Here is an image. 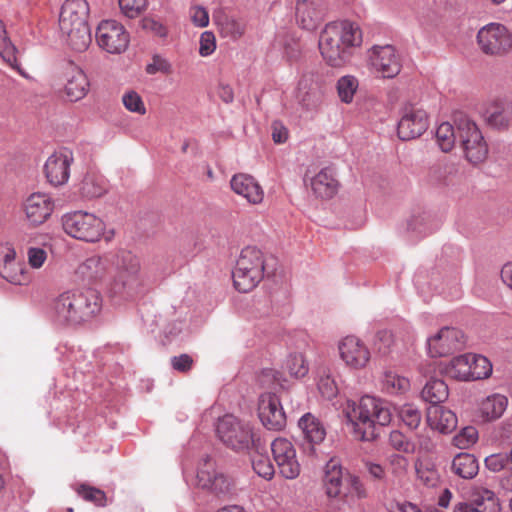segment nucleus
Segmentation results:
<instances>
[{"label":"nucleus","instance_id":"1","mask_svg":"<svg viewBox=\"0 0 512 512\" xmlns=\"http://www.w3.org/2000/svg\"><path fill=\"white\" fill-rule=\"evenodd\" d=\"M361 44L360 27L347 20L327 24L319 38L320 53L332 67L344 66L351 57V49Z\"/></svg>","mask_w":512,"mask_h":512},{"label":"nucleus","instance_id":"2","mask_svg":"<svg viewBox=\"0 0 512 512\" xmlns=\"http://www.w3.org/2000/svg\"><path fill=\"white\" fill-rule=\"evenodd\" d=\"M344 412L353 426L355 436L362 441H371L376 437L375 424L385 426L392 419L389 405L368 395L362 397L358 404L348 401Z\"/></svg>","mask_w":512,"mask_h":512},{"label":"nucleus","instance_id":"3","mask_svg":"<svg viewBox=\"0 0 512 512\" xmlns=\"http://www.w3.org/2000/svg\"><path fill=\"white\" fill-rule=\"evenodd\" d=\"M101 309V298L93 290H68L53 302L56 321L63 325L77 326L91 320Z\"/></svg>","mask_w":512,"mask_h":512},{"label":"nucleus","instance_id":"4","mask_svg":"<svg viewBox=\"0 0 512 512\" xmlns=\"http://www.w3.org/2000/svg\"><path fill=\"white\" fill-rule=\"evenodd\" d=\"M90 7L86 0H66L59 15V29L67 44L75 51L83 52L91 44L88 24Z\"/></svg>","mask_w":512,"mask_h":512},{"label":"nucleus","instance_id":"5","mask_svg":"<svg viewBox=\"0 0 512 512\" xmlns=\"http://www.w3.org/2000/svg\"><path fill=\"white\" fill-rule=\"evenodd\" d=\"M216 434L223 445L235 452L252 449L258 452L261 449L260 437L252 423L233 414H226L219 418Z\"/></svg>","mask_w":512,"mask_h":512},{"label":"nucleus","instance_id":"6","mask_svg":"<svg viewBox=\"0 0 512 512\" xmlns=\"http://www.w3.org/2000/svg\"><path fill=\"white\" fill-rule=\"evenodd\" d=\"M264 269L265 260L261 250L252 246L243 248L232 273L235 289L241 293L252 291L262 281Z\"/></svg>","mask_w":512,"mask_h":512},{"label":"nucleus","instance_id":"7","mask_svg":"<svg viewBox=\"0 0 512 512\" xmlns=\"http://www.w3.org/2000/svg\"><path fill=\"white\" fill-rule=\"evenodd\" d=\"M111 267L110 291L114 295H125L134 289L140 272L139 258L128 250H118L108 256Z\"/></svg>","mask_w":512,"mask_h":512},{"label":"nucleus","instance_id":"8","mask_svg":"<svg viewBox=\"0 0 512 512\" xmlns=\"http://www.w3.org/2000/svg\"><path fill=\"white\" fill-rule=\"evenodd\" d=\"M62 226L67 235L88 243L98 242L106 228L101 218L84 211L65 214Z\"/></svg>","mask_w":512,"mask_h":512},{"label":"nucleus","instance_id":"9","mask_svg":"<svg viewBox=\"0 0 512 512\" xmlns=\"http://www.w3.org/2000/svg\"><path fill=\"white\" fill-rule=\"evenodd\" d=\"M457 130L466 159L474 165L482 163L487 157L488 147L477 125L463 117L457 122Z\"/></svg>","mask_w":512,"mask_h":512},{"label":"nucleus","instance_id":"10","mask_svg":"<svg viewBox=\"0 0 512 512\" xmlns=\"http://www.w3.org/2000/svg\"><path fill=\"white\" fill-rule=\"evenodd\" d=\"M96 43L109 54L124 53L129 47L130 34L125 26L113 19L102 20L95 33Z\"/></svg>","mask_w":512,"mask_h":512},{"label":"nucleus","instance_id":"11","mask_svg":"<svg viewBox=\"0 0 512 512\" xmlns=\"http://www.w3.org/2000/svg\"><path fill=\"white\" fill-rule=\"evenodd\" d=\"M477 43L486 55L503 56L512 49V35L500 23H489L477 33Z\"/></svg>","mask_w":512,"mask_h":512},{"label":"nucleus","instance_id":"12","mask_svg":"<svg viewBox=\"0 0 512 512\" xmlns=\"http://www.w3.org/2000/svg\"><path fill=\"white\" fill-rule=\"evenodd\" d=\"M371 69L383 78H394L401 71V59L392 45L374 46L369 50Z\"/></svg>","mask_w":512,"mask_h":512},{"label":"nucleus","instance_id":"13","mask_svg":"<svg viewBox=\"0 0 512 512\" xmlns=\"http://www.w3.org/2000/svg\"><path fill=\"white\" fill-rule=\"evenodd\" d=\"M273 458L279 473L286 479H295L300 474V464L293 444L286 438H276L271 444Z\"/></svg>","mask_w":512,"mask_h":512},{"label":"nucleus","instance_id":"14","mask_svg":"<svg viewBox=\"0 0 512 512\" xmlns=\"http://www.w3.org/2000/svg\"><path fill=\"white\" fill-rule=\"evenodd\" d=\"M428 128V116L424 109L415 105L403 108L397 133L401 140L408 141L420 137Z\"/></svg>","mask_w":512,"mask_h":512},{"label":"nucleus","instance_id":"15","mask_svg":"<svg viewBox=\"0 0 512 512\" xmlns=\"http://www.w3.org/2000/svg\"><path fill=\"white\" fill-rule=\"evenodd\" d=\"M338 350L341 360L351 369L359 370L367 366L371 353L367 345L358 337L350 335L340 340Z\"/></svg>","mask_w":512,"mask_h":512},{"label":"nucleus","instance_id":"16","mask_svg":"<svg viewBox=\"0 0 512 512\" xmlns=\"http://www.w3.org/2000/svg\"><path fill=\"white\" fill-rule=\"evenodd\" d=\"M73 161V152L68 148L59 149L50 155L44 166L48 182L55 187L65 184L70 177V166Z\"/></svg>","mask_w":512,"mask_h":512},{"label":"nucleus","instance_id":"17","mask_svg":"<svg viewBox=\"0 0 512 512\" xmlns=\"http://www.w3.org/2000/svg\"><path fill=\"white\" fill-rule=\"evenodd\" d=\"M232 480L219 472L212 459L206 458L200 464L197 472V485L212 491L217 495L226 494L232 487Z\"/></svg>","mask_w":512,"mask_h":512},{"label":"nucleus","instance_id":"18","mask_svg":"<svg viewBox=\"0 0 512 512\" xmlns=\"http://www.w3.org/2000/svg\"><path fill=\"white\" fill-rule=\"evenodd\" d=\"M258 416L269 430H281L286 425V416L279 397L272 392L261 394L258 404Z\"/></svg>","mask_w":512,"mask_h":512},{"label":"nucleus","instance_id":"19","mask_svg":"<svg viewBox=\"0 0 512 512\" xmlns=\"http://www.w3.org/2000/svg\"><path fill=\"white\" fill-rule=\"evenodd\" d=\"M463 333L457 328L444 327L428 339V352L432 357H443L462 348Z\"/></svg>","mask_w":512,"mask_h":512},{"label":"nucleus","instance_id":"20","mask_svg":"<svg viewBox=\"0 0 512 512\" xmlns=\"http://www.w3.org/2000/svg\"><path fill=\"white\" fill-rule=\"evenodd\" d=\"M498 498L491 490L476 487L471 490L468 501L455 505L454 512H499Z\"/></svg>","mask_w":512,"mask_h":512},{"label":"nucleus","instance_id":"21","mask_svg":"<svg viewBox=\"0 0 512 512\" xmlns=\"http://www.w3.org/2000/svg\"><path fill=\"white\" fill-rule=\"evenodd\" d=\"M55 208L52 197L46 193H33L24 202V212L27 220L33 226L45 223Z\"/></svg>","mask_w":512,"mask_h":512},{"label":"nucleus","instance_id":"22","mask_svg":"<svg viewBox=\"0 0 512 512\" xmlns=\"http://www.w3.org/2000/svg\"><path fill=\"white\" fill-rule=\"evenodd\" d=\"M90 89L87 75L78 67H69L65 72L64 94L67 100L77 102L83 99Z\"/></svg>","mask_w":512,"mask_h":512},{"label":"nucleus","instance_id":"23","mask_svg":"<svg viewBox=\"0 0 512 512\" xmlns=\"http://www.w3.org/2000/svg\"><path fill=\"white\" fill-rule=\"evenodd\" d=\"M109 269L108 256L94 255L82 263L75 269V275L82 281L97 282L103 280Z\"/></svg>","mask_w":512,"mask_h":512},{"label":"nucleus","instance_id":"24","mask_svg":"<svg viewBox=\"0 0 512 512\" xmlns=\"http://www.w3.org/2000/svg\"><path fill=\"white\" fill-rule=\"evenodd\" d=\"M232 190L244 197L251 204H259L263 201L264 191L254 177L248 174H236L230 181Z\"/></svg>","mask_w":512,"mask_h":512},{"label":"nucleus","instance_id":"25","mask_svg":"<svg viewBox=\"0 0 512 512\" xmlns=\"http://www.w3.org/2000/svg\"><path fill=\"white\" fill-rule=\"evenodd\" d=\"M426 421L432 430L440 433H451L457 427L455 413L441 405H431L427 409Z\"/></svg>","mask_w":512,"mask_h":512},{"label":"nucleus","instance_id":"26","mask_svg":"<svg viewBox=\"0 0 512 512\" xmlns=\"http://www.w3.org/2000/svg\"><path fill=\"white\" fill-rule=\"evenodd\" d=\"M296 19L303 29L314 30L323 19V9L314 0H299Z\"/></svg>","mask_w":512,"mask_h":512},{"label":"nucleus","instance_id":"27","mask_svg":"<svg viewBox=\"0 0 512 512\" xmlns=\"http://www.w3.org/2000/svg\"><path fill=\"white\" fill-rule=\"evenodd\" d=\"M313 193L321 199H330L338 191L339 182L330 168L320 170L310 182Z\"/></svg>","mask_w":512,"mask_h":512},{"label":"nucleus","instance_id":"28","mask_svg":"<svg viewBox=\"0 0 512 512\" xmlns=\"http://www.w3.org/2000/svg\"><path fill=\"white\" fill-rule=\"evenodd\" d=\"M484 118L493 127L507 128L511 121L508 103L501 99L489 102L484 110Z\"/></svg>","mask_w":512,"mask_h":512},{"label":"nucleus","instance_id":"29","mask_svg":"<svg viewBox=\"0 0 512 512\" xmlns=\"http://www.w3.org/2000/svg\"><path fill=\"white\" fill-rule=\"evenodd\" d=\"M470 353L454 357L446 364H441L440 371L445 376L461 380L471 381Z\"/></svg>","mask_w":512,"mask_h":512},{"label":"nucleus","instance_id":"30","mask_svg":"<svg viewBox=\"0 0 512 512\" xmlns=\"http://www.w3.org/2000/svg\"><path fill=\"white\" fill-rule=\"evenodd\" d=\"M342 480L343 471L339 461L335 458L330 459L325 466L323 477L324 488L329 497L340 495Z\"/></svg>","mask_w":512,"mask_h":512},{"label":"nucleus","instance_id":"31","mask_svg":"<svg viewBox=\"0 0 512 512\" xmlns=\"http://www.w3.org/2000/svg\"><path fill=\"white\" fill-rule=\"evenodd\" d=\"M505 395L495 393L482 400L479 407L481 417L485 421H495L502 417L508 406Z\"/></svg>","mask_w":512,"mask_h":512},{"label":"nucleus","instance_id":"32","mask_svg":"<svg viewBox=\"0 0 512 512\" xmlns=\"http://www.w3.org/2000/svg\"><path fill=\"white\" fill-rule=\"evenodd\" d=\"M451 471L463 479H472L478 474L479 464L473 454L461 452L453 458Z\"/></svg>","mask_w":512,"mask_h":512},{"label":"nucleus","instance_id":"33","mask_svg":"<svg viewBox=\"0 0 512 512\" xmlns=\"http://www.w3.org/2000/svg\"><path fill=\"white\" fill-rule=\"evenodd\" d=\"M298 424L309 444H319L324 440L326 436L325 428L312 414L303 415Z\"/></svg>","mask_w":512,"mask_h":512},{"label":"nucleus","instance_id":"34","mask_svg":"<svg viewBox=\"0 0 512 512\" xmlns=\"http://www.w3.org/2000/svg\"><path fill=\"white\" fill-rule=\"evenodd\" d=\"M0 56L2 59L21 76L29 78L28 74L21 69L17 60V49L7 37L6 29L0 20Z\"/></svg>","mask_w":512,"mask_h":512},{"label":"nucleus","instance_id":"35","mask_svg":"<svg viewBox=\"0 0 512 512\" xmlns=\"http://www.w3.org/2000/svg\"><path fill=\"white\" fill-rule=\"evenodd\" d=\"M1 276L8 282L15 285H27L31 281V275L24 263L13 262L11 264H2L0 266Z\"/></svg>","mask_w":512,"mask_h":512},{"label":"nucleus","instance_id":"36","mask_svg":"<svg viewBox=\"0 0 512 512\" xmlns=\"http://www.w3.org/2000/svg\"><path fill=\"white\" fill-rule=\"evenodd\" d=\"M421 395L422 398L431 403V405H438L448 398L449 392L443 380L432 379L426 383L422 389Z\"/></svg>","mask_w":512,"mask_h":512},{"label":"nucleus","instance_id":"37","mask_svg":"<svg viewBox=\"0 0 512 512\" xmlns=\"http://www.w3.org/2000/svg\"><path fill=\"white\" fill-rule=\"evenodd\" d=\"M382 388L390 394H402L410 389V381L393 371H387L382 380Z\"/></svg>","mask_w":512,"mask_h":512},{"label":"nucleus","instance_id":"38","mask_svg":"<svg viewBox=\"0 0 512 512\" xmlns=\"http://www.w3.org/2000/svg\"><path fill=\"white\" fill-rule=\"evenodd\" d=\"M284 368L295 378H302L309 371L308 362L301 352L290 353L285 360Z\"/></svg>","mask_w":512,"mask_h":512},{"label":"nucleus","instance_id":"39","mask_svg":"<svg viewBox=\"0 0 512 512\" xmlns=\"http://www.w3.org/2000/svg\"><path fill=\"white\" fill-rule=\"evenodd\" d=\"M436 141L443 152H450L455 143L456 135L454 127L449 122L441 123L435 133Z\"/></svg>","mask_w":512,"mask_h":512},{"label":"nucleus","instance_id":"40","mask_svg":"<svg viewBox=\"0 0 512 512\" xmlns=\"http://www.w3.org/2000/svg\"><path fill=\"white\" fill-rule=\"evenodd\" d=\"M359 82L355 76L345 75L337 81V92L340 100L346 104L353 101L354 95L358 89Z\"/></svg>","mask_w":512,"mask_h":512},{"label":"nucleus","instance_id":"41","mask_svg":"<svg viewBox=\"0 0 512 512\" xmlns=\"http://www.w3.org/2000/svg\"><path fill=\"white\" fill-rule=\"evenodd\" d=\"M388 470L395 480L401 482L409 471V460L407 457L393 453L387 458Z\"/></svg>","mask_w":512,"mask_h":512},{"label":"nucleus","instance_id":"42","mask_svg":"<svg viewBox=\"0 0 512 512\" xmlns=\"http://www.w3.org/2000/svg\"><path fill=\"white\" fill-rule=\"evenodd\" d=\"M471 381L488 378L492 373V364L489 359L476 354H470Z\"/></svg>","mask_w":512,"mask_h":512},{"label":"nucleus","instance_id":"43","mask_svg":"<svg viewBox=\"0 0 512 512\" xmlns=\"http://www.w3.org/2000/svg\"><path fill=\"white\" fill-rule=\"evenodd\" d=\"M27 263L35 270L41 269L48 259V251L46 245L36 246L30 245L27 247Z\"/></svg>","mask_w":512,"mask_h":512},{"label":"nucleus","instance_id":"44","mask_svg":"<svg viewBox=\"0 0 512 512\" xmlns=\"http://www.w3.org/2000/svg\"><path fill=\"white\" fill-rule=\"evenodd\" d=\"M188 18L192 25L197 28H206L210 22L207 8L198 3H192L189 6Z\"/></svg>","mask_w":512,"mask_h":512},{"label":"nucleus","instance_id":"45","mask_svg":"<svg viewBox=\"0 0 512 512\" xmlns=\"http://www.w3.org/2000/svg\"><path fill=\"white\" fill-rule=\"evenodd\" d=\"M478 440V431L475 427L467 426L463 428L458 434H456L452 443L459 449H468L474 445Z\"/></svg>","mask_w":512,"mask_h":512},{"label":"nucleus","instance_id":"46","mask_svg":"<svg viewBox=\"0 0 512 512\" xmlns=\"http://www.w3.org/2000/svg\"><path fill=\"white\" fill-rule=\"evenodd\" d=\"M398 415L402 422L410 429H416L421 423V412L412 404L403 405L399 409Z\"/></svg>","mask_w":512,"mask_h":512},{"label":"nucleus","instance_id":"47","mask_svg":"<svg viewBox=\"0 0 512 512\" xmlns=\"http://www.w3.org/2000/svg\"><path fill=\"white\" fill-rule=\"evenodd\" d=\"M81 191L86 197L95 198L102 196L105 193L106 188L101 179L88 175L82 182Z\"/></svg>","mask_w":512,"mask_h":512},{"label":"nucleus","instance_id":"48","mask_svg":"<svg viewBox=\"0 0 512 512\" xmlns=\"http://www.w3.org/2000/svg\"><path fill=\"white\" fill-rule=\"evenodd\" d=\"M252 467L260 477L270 480L275 474V469L270 459L263 454L256 455L252 460Z\"/></svg>","mask_w":512,"mask_h":512},{"label":"nucleus","instance_id":"49","mask_svg":"<svg viewBox=\"0 0 512 512\" xmlns=\"http://www.w3.org/2000/svg\"><path fill=\"white\" fill-rule=\"evenodd\" d=\"M121 12L128 18H136L148 7V0H118Z\"/></svg>","mask_w":512,"mask_h":512},{"label":"nucleus","instance_id":"50","mask_svg":"<svg viewBox=\"0 0 512 512\" xmlns=\"http://www.w3.org/2000/svg\"><path fill=\"white\" fill-rule=\"evenodd\" d=\"M389 444L394 450L406 454H412L415 451V445L398 430H394L390 433Z\"/></svg>","mask_w":512,"mask_h":512},{"label":"nucleus","instance_id":"51","mask_svg":"<svg viewBox=\"0 0 512 512\" xmlns=\"http://www.w3.org/2000/svg\"><path fill=\"white\" fill-rule=\"evenodd\" d=\"M415 469L418 479L424 485L434 487L439 482V474L434 467L423 465L422 463H416Z\"/></svg>","mask_w":512,"mask_h":512},{"label":"nucleus","instance_id":"52","mask_svg":"<svg viewBox=\"0 0 512 512\" xmlns=\"http://www.w3.org/2000/svg\"><path fill=\"white\" fill-rule=\"evenodd\" d=\"M456 172L455 165L449 162H442L430 168L429 177L435 183L444 182L448 175Z\"/></svg>","mask_w":512,"mask_h":512},{"label":"nucleus","instance_id":"53","mask_svg":"<svg viewBox=\"0 0 512 512\" xmlns=\"http://www.w3.org/2000/svg\"><path fill=\"white\" fill-rule=\"evenodd\" d=\"M122 102L125 108L131 112L145 114L144 103L138 93L135 91H128L122 97Z\"/></svg>","mask_w":512,"mask_h":512},{"label":"nucleus","instance_id":"54","mask_svg":"<svg viewBox=\"0 0 512 512\" xmlns=\"http://www.w3.org/2000/svg\"><path fill=\"white\" fill-rule=\"evenodd\" d=\"M485 466L492 472H500L505 468H510V463L507 454L495 453L485 458Z\"/></svg>","mask_w":512,"mask_h":512},{"label":"nucleus","instance_id":"55","mask_svg":"<svg viewBox=\"0 0 512 512\" xmlns=\"http://www.w3.org/2000/svg\"><path fill=\"white\" fill-rule=\"evenodd\" d=\"M318 390L326 399L334 398L338 393L335 380L330 375H322L318 381Z\"/></svg>","mask_w":512,"mask_h":512},{"label":"nucleus","instance_id":"56","mask_svg":"<svg viewBox=\"0 0 512 512\" xmlns=\"http://www.w3.org/2000/svg\"><path fill=\"white\" fill-rule=\"evenodd\" d=\"M216 49V38L213 32L205 31L200 35L199 54L202 57L211 55Z\"/></svg>","mask_w":512,"mask_h":512},{"label":"nucleus","instance_id":"57","mask_svg":"<svg viewBox=\"0 0 512 512\" xmlns=\"http://www.w3.org/2000/svg\"><path fill=\"white\" fill-rule=\"evenodd\" d=\"M78 494L83 497V499L93 502L96 505H103L105 501V493L97 488L88 487L82 485L78 489Z\"/></svg>","mask_w":512,"mask_h":512},{"label":"nucleus","instance_id":"58","mask_svg":"<svg viewBox=\"0 0 512 512\" xmlns=\"http://www.w3.org/2000/svg\"><path fill=\"white\" fill-rule=\"evenodd\" d=\"M244 25L233 18H227L222 23V32L226 36H230L234 39L240 38L244 34Z\"/></svg>","mask_w":512,"mask_h":512},{"label":"nucleus","instance_id":"59","mask_svg":"<svg viewBox=\"0 0 512 512\" xmlns=\"http://www.w3.org/2000/svg\"><path fill=\"white\" fill-rule=\"evenodd\" d=\"M394 344V336L391 331L381 330L376 335L375 345L379 352L386 354Z\"/></svg>","mask_w":512,"mask_h":512},{"label":"nucleus","instance_id":"60","mask_svg":"<svg viewBox=\"0 0 512 512\" xmlns=\"http://www.w3.org/2000/svg\"><path fill=\"white\" fill-rule=\"evenodd\" d=\"M171 366L174 370L186 373L191 370L194 360L188 354H181L171 358Z\"/></svg>","mask_w":512,"mask_h":512},{"label":"nucleus","instance_id":"61","mask_svg":"<svg viewBox=\"0 0 512 512\" xmlns=\"http://www.w3.org/2000/svg\"><path fill=\"white\" fill-rule=\"evenodd\" d=\"M16 250L12 243L5 242L0 244V261L2 264H11L16 260Z\"/></svg>","mask_w":512,"mask_h":512},{"label":"nucleus","instance_id":"62","mask_svg":"<svg viewBox=\"0 0 512 512\" xmlns=\"http://www.w3.org/2000/svg\"><path fill=\"white\" fill-rule=\"evenodd\" d=\"M140 27L142 30L158 35L160 32V24L157 15H148L140 21Z\"/></svg>","mask_w":512,"mask_h":512},{"label":"nucleus","instance_id":"63","mask_svg":"<svg viewBox=\"0 0 512 512\" xmlns=\"http://www.w3.org/2000/svg\"><path fill=\"white\" fill-rule=\"evenodd\" d=\"M300 102L307 108L316 107L321 100V93L318 89H311L304 96H298Z\"/></svg>","mask_w":512,"mask_h":512},{"label":"nucleus","instance_id":"64","mask_svg":"<svg viewBox=\"0 0 512 512\" xmlns=\"http://www.w3.org/2000/svg\"><path fill=\"white\" fill-rule=\"evenodd\" d=\"M365 468L369 475L375 480H384L386 477L385 468L378 463L367 461L365 462Z\"/></svg>","mask_w":512,"mask_h":512}]
</instances>
